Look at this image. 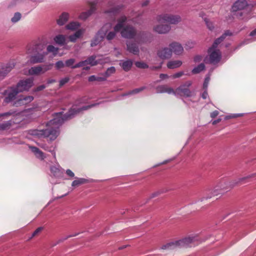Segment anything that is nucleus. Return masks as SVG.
Returning <instances> with one entry per match:
<instances>
[{"label": "nucleus", "mask_w": 256, "mask_h": 256, "mask_svg": "<svg viewBox=\"0 0 256 256\" xmlns=\"http://www.w3.org/2000/svg\"><path fill=\"white\" fill-rule=\"evenodd\" d=\"M20 18L21 14L18 12L14 14V16L12 18L11 20L12 22L15 23L20 20Z\"/></svg>", "instance_id": "nucleus-39"}, {"label": "nucleus", "mask_w": 256, "mask_h": 256, "mask_svg": "<svg viewBox=\"0 0 256 256\" xmlns=\"http://www.w3.org/2000/svg\"><path fill=\"white\" fill-rule=\"evenodd\" d=\"M192 85L190 81L186 82L184 84L180 85L174 90V94L184 97H191L194 95V92H191L189 87Z\"/></svg>", "instance_id": "nucleus-7"}, {"label": "nucleus", "mask_w": 256, "mask_h": 256, "mask_svg": "<svg viewBox=\"0 0 256 256\" xmlns=\"http://www.w3.org/2000/svg\"><path fill=\"white\" fill-rule=\"evenodd\" d=\"M34 99V96H31L20 95L14 102L13 106L16 107L26 106L31 102Z\"/></svg>", "instance_id": "nucleus-11"}, {"label": "nucleus", "mask_w": 256, "mask_h": 256, "mask_svg": "<svg viewBox=\"0 0 256 256\" xmlns=\"http://www.w3.org/2000/svg\"><path fill=\"white\" fill-rule=\"evenodd\" d=\"M116 72V68L114 66H111L108 68L106 71L103 74L104 77H106V79L110 76L112 74H114Z\"/></svg>", "instance_id": "nucleus-33"}, {"label": "nucleus", "mask_w": 256, "mask_h": 256, "mask_svg": "<svg viewBox=\"0 0 256 256\" xmlns=\"http://www.w3.org/2000/svg\"><path fill=\"white\" fill-rule=\"evenodd\" d=\"M135 65L136 67L140 68H148V66L146 64L141 62H136Z\"/></svg>", "instance_id": "nucleus-40"}, {"label": "nucleus", "mask_w": 256, "mask_h": 256, "mask_svg": "<svg viewBox=\"0 0 256 256\" xmlns=\"http://www.w3.org/2000/svg\"><path fill=\"white\" fill-rule=\"evenodd\" d=\"M127 50L134 54H138L139 53V48L137 44L134 42H126Z\"/></svg>", "instance_id": "nucleus-21"}, {"label": "nucleus", "mask_w": 256, "mask_h": 256, "mask_svg": "<svg viewBox=\"0 0 256 256\" xmlns=\"http://www.w3.org/2000/svg\"><path fill=\"white\" fill-rule=\"evenodd\" d=\"M198 240L196 236L186 238H184L169 242L164 245L162 248L163 250H173L176 248L192 246V244Z\"/></svg>", "instance_id": "nucleus-3"}, {"label": "nucleus", "mask_w": 256, "mask_h": 256, "mask_svg": "<svg viewBox=\"0 0 256 256\" xmlns=\"http://www.w3.org/2000/svg\"><path fill=\"white\" fill-rule=\"evenodd\" d=\"M182 64L180 60H170L167 63V67L170 69H174L180 67Z\"/></svg>", "instance_id": "nucleus-24"}, {"label": "nucleus", "mask_w": 256, "mask_h": 256, "mask_svg": "<svg viewBox=\"0 0 256 256\" xmlns=\"http://www.w3.org/2000/svg\"><path fill=\"white\" fill-rule=\"evenodd\" d=\"M255 177H256V173H254L252 174L248 175L246 177H243L242 178H240L238 180V182H240L244 181V180H245L246 179L250 178H254Z\"/></svg>", "instance_id": "nucleus-44"}, {"label": "nucleus", "mask_w": 256, "mask_h": 256, "mask_svg": "<svg viewBox=\"0 0 256 256\" xmlns=\"http://www.w3.org/2000/svg\"><path fill=\"white\" fill-rule=\"evenodd\" d=\"M42 228L41 227L38 228L32 233V236H35L37 235L39 232H40L42 231Z\"/></svg>", "instance_id": "nucleus-50"}, {"label": "nucleus", "mask_w": 256, "mask_h": 256, "mask_svg": "<svg viewBox=\"0 0 256 256\" xmlns=\"http://www.w3.org/2000/svg\"><path fill=\"white\" fill-rule=\"evenodd\" d=\"M74 62L75 60L74 58H70L65 62V64L67 67H70L72 68H76L74 67L76 66V64H74Z\"/></svg>", "instance_id": "nucleus-35"}, {"label": "nucleus", "mask_w": 256, "mask_h": 256, "mask_svg": "<svg viewBox=\"0 0 256 256\" xmlns=\"http://www.w3.org/2000/svg\"><path fill=\"white\" fill-rule=\"evenodd\" d=\"M157 93H168V94H174V90L168 86L167 85H160L156 88Z\"/></svg>", "instance_id": "nucleus-18"}, {"label": "nucleus", "mask_w": 256, "mask_h": 256, "mask_svg": "<svg viewBox=\"0 0 256 256\" xmlns=\"http://www.w3.org/2000/svg\"><path fill=\"white\" fill-rule=\"evenodd\" d=\"M86 180L84 178H79L74 180L72 184V186H77L86 182Z\"/></svg>", "instance_id": "nucleus-29"}, {"label": "nucleus", "mask_w": 256, "mask_h": 256, "mask_svg": "<svg viewBox=\"0 0 256 256\" xmlns=\"http://www.w3.org/2000/svg\"><path fill=\"white\" fill-rule=\"evenodd\" d=\"M14 67V63H10L7 64L4 68H3L4 72H10Z\"/></svg>", "instance_id": "nucleus-41"}, {"label": "nucleus", "mask_w": 256, "mask_h": 256, "mask_svg": "<svg viewBox=\"0 0 256 256\" xmlns=\"http://www.w3.org/2000/svg\"><path fill=\"white\" fill-rule=\"evenodd\" d=\"M80 26V24L78 22H71L68 25H66V28L68 30H75L77 28H78Z\"/></svg>", "instance_id": "nucleus-30"}, {"label": "nucleus", "mask_w": 256, "mask_h": 256, "mask_svg": "<svg viewBox=\"0 0 256 256\" xmlns=\"http://www.w3.org/2000/svg\"><path fill=\"white\" fill-rule=\"evenodd\" d=\"M69 80V78H64L62 79L60 81V86H62L64 84H66V82H68Z\"/></svg>", "instance_id": "nucleus-48"}, {"label": "nucleus", "mask_w": 256, "mask_h": 256, "mask_svg": "<svg viewBox=\"0 0 256 256\" xmlns=\"http://www.w3.org/2000/svg\"><path fill=\"white\" fill-rule=\"evenodd\" d=\"M240 116H242V114H234L232 116H226V118H236Z\"/></svg>", "instance_id": "nucleus-58"}, {"label": "nucleus", "mask_w": 256, "mask_h": 256, "mask_svg": "<svg viewBox=\"0 0 256 256\" xmlns=\"http://www.w3.org/2000/svg\"><path fill=\"white\" fill-rule=\"evenodd\" d=\"M220 121H221V119L220 118H218V119H217L216 120H214L212 122V124H214V125L220 122Z\"/></svg>", "instance_id": "nucleus-61"}, {"label": "nucleus", "mask_w": 256, "mask_h": 256, "mask_svg": "<svg viewBox=\"0 0 256 256\" xmlns=\"http://www.w3.org/2000/svg\"><path fill=\"white\" fill-rule=\"evenodd\" d=\"M154 30L158 34H165L170 31V26L168 24H159L154 26Z\"/></svg>", "instance_id": "nucleus-20"}, {"label": "nucleus", "mask_w": 256, "mask_h": 256, "mask_svg": "<svg viewBox=\"0 0 256 256\" xmlns=\"http://www.w3.org/2000/svg\"><path fill=\"white\" fill-rule=\"evenodd\" d=\"M65 66V63H64L61 60L58 61L56 64V67L57 69L63 68Z\"/></svg>", "instance_id": "nucleus-43"}, {"label": "nucleus", "mask_w": 256, "mask_h": 256, "mask_svg": "<svg viewBox=\"0 0 256 256\" xmlns=\"http://www.w3.org/2000/svg\"><path fill=\"white\" fill-rule=\"evenodd\" d=\"M169 46L172 50V53L173 52L176 55H180L183 52V47L179 43L172 42L169 45Z\"/></svg>", "instance_id": "nucleus-16"}, {"label": "nucleus", "mask_w": 256, "mask_h": 256, "mask_svg": "<svg viewBox=\"0 0 256 256\" xmlns=\"http://www.w3.org/2000/svg\"><path fill=\"white\" fill-rule=\"evenodd\" d=\"M12 125L11 120L7 121L3 124H0V130H8L10 128Z\"/></svg>", "instance_id": "nucleus-34"}, {"label": "nucleus", "mask_w": 256, "mask_h": 256, "mask_svg": "<svg viewBox=\"0 0 256 256\" xmlns=\"http://www.w3.org/2000/svg\"><path fill=\"white\" fill-rule=\"evenodd\" d=\"M39 46H40V45H37L34 46V48H32V50H31L30 48H28L27 50V53L28 54H32L34 52V50L35 49H37Z\"/></svg>", "instance_id": "nucleus-51"}, {"label": "nucleus", "mask_w": 256, "mask_h": 256, "mask_svg": "<svg viewBox=\"0 0 256 256\" xmlns=\"http://www.w3.org/2000/svg\"><path fill=\"white\" fill-rule=\"evenodd\" d=\"M210 80V77L209 76H208L205 78L204 81V82L203 84V88L204 90H206L208 88V84Z\"/></svg>", "instance_id": "nucleus-45"}, {"label": "nucleus", "mask_w": 256, "mask_h": 256, "mask_svg": "<svg viewBox=\"0 0 256 256\" xmlns=\"http://www.w3.org/2000/svg\"><path fill=\"white\" fill-rule=\"evenodd\" d=\"M222 193L221 190L216 187L212 190H207L206 192V196L200 198V200L202 201L204 200L210 198L212 196H218Z\"/></svg>", "instance_id": "nucleus-14"}, {"label": "nucleus", "mask_w": 256, "mask_h": 256, "mask_svg": "<svg viewBox=\"0 0 256 256\" xmlns=\"http://www.w3.org/2000/svg\"><path fill=\"white\" fill-rule=\"evenodd\" d=\"M201 60H202V57L200 56H196L194 58V61L195 62H199V61Z\"/></svg>", "instance_id": "nucleus-59"}, {"label": "nucleus", "mask_w": 256, "mask_h": 256, "mask_svg": "<svg viewBox=\"0 0 256 256\" xmlns=\"http://www.w3.org/2000/svg\"><path fill=\"white\" fill-rule=\"evenodd\" d=\"M232 35V33L230 30H226L221 36L214 40L212 46L208 50L210 63L216 64L220 61L222 54L220 50L217 48V46L224 40L226 36Z\"/></svg>", "instance_id": "nucleus-2"}, {"label": "nucleus", "mask_w": 256, "mask_h": 256, "mask_svg": "<svg viewBox=\"0 0 256 256\" xmlns=\"http://www.w3.org/2000/svg\"><path fill=\"white\" fill-rule=\"evenodd\" d=\"M247 5V2L246 0H238L234 4L232 10L234 11L242 10L244 9Z\"/></svg>", "instance_id": "nucleus-19"}, {"label": "nucleus", "mask_w": 256, "mask_h": 256, "mask_svg": "<svg viewBox=\"0 0 256 256\" xmlns=\"http://www.w3.org/2000/svg\"><path fill=\"white\" fill-rule=\"evenodd\" d=\"M46 54V52H44L42 54H38L36 55L32 56L28 60V62L30 64L42 62L44 61V58Z\"/></svg>", "instance_id": "nucleus-15"}, {"label": "nucleus", "mask_w": 256, "mask_h": 256, "mask_svg": "<svg viewBox=\"0 0 256 256\" xmlns=\"http://www.w3.org/2000/svg\"><path fill=\"white\" fill-rule=\"evenodd\" d=\"M19 93H20V92L18 91L16 86L9 87L3 92H0V94L6 96L4 99V102L6 104L16 100V96Z\"/></svg>", "instance_id": "nucleus-9"}, {"label": "nucleus", "mask_w": 256, "mask_h": 256, "mask_svg": "<svg viewBox=\"0 0 256 256\" xmlns=\"http://www.w3.org/2000/svg\"><path fill=\"white\" fill-rule=\"evenodd\" d=\"M110 28V24H105L96 34L94 38L91 42L90 46L93 47L98 44L104 38V36L106 34Z\"/></svg>", "instance_id": "nucleus-8"}, {"label": "nucleus", "mask_w": 256, "mask_h": 256, "mask_svg": "<svg viewBox=\"0 0 256 256\" xmlns=\"http://www.w3.org/2000/svg\"><path fill=\"white\" fill-rule=\"evenodd\" d=\"M96 56H92L88 58L86 60L81 61L78 64H76L74 68H80L83 66L90 64L92 66H94L98 64V62L96 60Z\"/></svg>", "instance_id": "nucleus-13"}, {"label": "nucleus", "mask_w": 256, "mask_h": 256, "mask_svg": "<svg viewBox=\"0 0 256 256\" xmlns=\"http://www.w3.org/2000/svg\"><path fill=\"white\" fill-rule=\"evenodd\" d=\"M30 148L32 152L34 153V155L38 158L40 160H44L46 158L44 154L38 148L35 146H30Z\"/></svg>", "instance_id": "nucleus-22"}, {"label": "nucleus", "mask_w": 256, "mask_h": 256, "mask_svg": "<svg viewBox=\"0 0 256 256\" xmlns=\"http://www.w3.org/2000/svg\"><path fill=\"white\" fill-rule=\"evenodd\" d=\"M160 78L162 80L169 78V76L166 74H161L160 75Z\"/></svg>", "instance_id": "nucleus-57"}, {"label": "nucleus", "mask_w": 256, "mask_h": 256, "mask_svg": "<svg viewBox=\"0 0 256 256\" xmlns=\"http://www.w3.org/2000/svg\"><path fill=\"white\" fill-rule=\"evenodd\" d=\"M52 66V64H50L32 67L28 70V74L30 75H38L40 74H44L50 70Z\"/></svg>", "instance_id": "nucleus-12"}, {"label": "nucleus", "mask_w": 256, "mask_h": 256, "mask_svg": "<svg viewBox=\"0 0 256 256\" xmlns=\"http://www.w3.org/2000/svg\"><path fill=\"white\" fill-rule=\"evenodd\" d=\"M55 82L54 80H50L48 81V84H52V82Z\"/></svg>", "instance_id": "nucleus-64"}, {"label": "nucleus", "mask_w": 256, "mask_h": 256, "mask_svg": "<svg viewBox=\"0 0 256 256\" xmlns=\"http://www.w3.org/2000/svg\"><path fill=\"white\" fill-rule=\"evenodd\" d=\"M50 172L54 176H58L60 175V172L58 168L52 166L50 167Z\"/></svg>", "instance_id": "nucleus-37"}, {"label": "nucleus", "mask_w": 256, "mask_h": 256, "mask_svg": "<svg viewBox=\"0 0 256 256\" xmlns=\"http://www.w3.org/2000/svg\"><path fill=\"white\" fill-rule=\"evenodd\" d=\"M106 14H110V16L114 15L116 13L115 10H107L105 12Z\"/></svg>", "instance_id": "nucleus-53"}, {"label": "nucleus", "mask_w": 256, "mask_h": 256, "mask_svg": "<svg viewBox=\"0 0 256 256\" xmlns=\"http://www.w3.org/2000/svg\"><path fill=\"white\" fill-rule=\"evenodd\" d=\"M68 15L67 13H62L57 20L58 24L60 26L64 25L68 21Z\"/></svg>", "instance_id": "nucleus-27"}, {"label": "nucleus", "mask_w": 256, "mask_h": 256, "mask_svg": "<svg viewBox=\"0 0 256 256\" xmlns=\"http://www.w3.org/2000/svg\"><path fill=\"white\" fill-rule=\"evenodd\" d=\"M256 34V28L254 29V30H253L252 32H250V36H254Z\"/></svg>", "instance_id": "nucleus-62"}, {"label": "nucleus", "mask_w": 256, "mask_h": 256, "mask_svg": "<svg viewBox=\"0 0 256 256\" xmlns=\"http://www.w3.org/2000/svg\"><path fill=\"white\" fill-rule=\"evenodd\" d=\"M84 33V30H79L78 31H76L74 34L72 35H70L69 36L68 38L70 42H75L78 38H80L82 34Z\"/></svg>", "instance_id": "nucleus-26"}, {"label": "nucleus", "mask_w": 256, "mask_h": 256, "mask_svg": "<svg viewBox=\"0 0 256 256\" xmlns=\"http://www.w3.org/2000/svg\"><path fill=\"white\" fill-rule=\"evenodd\" d=\"M172 55L170 48H164L159 50L158 52V56L162 59H168L171 57Z\"/></svg>", "instance_id": "nucleus-17"}, {"label": "nucleus", "mask_w": 256, "mask_h": 256, "mask_svg": "<svg viewBox=\"0 0 256 256\" xmlns=\"http://www.w3.org/2000/svg\"><path fill=\"white\" fill-rule=\"evenodd\" d=\"M162 64V63H161L160 64L159 66H152V67H150V69L152 70H156V69H159V68H161Z\"/></svg>", "instance_id": "nucleus-60"}, {"label": "nucleus", "mask_w": 256, "mask_h": 256, "mask_svg": "<svg viewBox=\"0 0 256 256\" xmlns=\"http://www.w3.org/2000/svg\"><path fill=\"white\" fill-rule=\"evenodd\" d=\"M47 50L49 52H52L54 56H56L58 52V48H55L52 45H49L47 47Z\"/></svg>", "instance_id": "nucleus-36"}, {"label": "nucleus", "mask_w": 256, "mask_h": 256, "mask_svg": "<svg viewBox=\"0 0 256 256\" xmlns=\"http://www.w3.org/2000/svg\"><path fill=\"white\" fill-rule=\"evenodd\" d=\"M66 174H67L68 176L72 177V178H73L74 176V173L70 170L68 169L66 170Z\"/></svg>", "instance_id": "nucleus-52"}, {"label": "nucleus", "mask_w": 256, "mask_h": 256, "mask_svg": "<svg viewBox=\"0 0 256 256\" xmlns=\"http://www.w3.org/2000/svg\"><path fill=\"white\" fill-rule=\"evenodd\" d=\"M54 40L57 44L62 46L66 44V36L62 34H58L55 36Z\"/></svg>", "instance_id": "nucleus-25"}, {"label": "nucleus", "mask_w": 256, "mask_h": 256, "mask_svg": "<svg viewBox=\"0 0 256 256\" xmlns=\"http://www.w3.org/2000/svg\"><path fill=\"white\" fill-rule=\"evenodd\" d=\"M219 114V112L218 110H214V112H212L211 114H210V117L212 118H216L218 114Z\"/></svg>", "instance_id": "nucleus-55"}, {"label": "nucleus", "mask_w": 256, "mask_h": 256, "mask_svg": "<svg viewBox=\"0 0 256 256\" xmlns=\"http://www.w3.org/2000/svg\"><path fill=\"white\" fill-rule=\"evenodd\" d=\"M88 81L90 82H94V81H98V82H102L106 80V77L103 76H96L94 75L91 76L88 78Z\"/></svg>", "instance_id": "nucleus-32"}, {"label": "nucleus", "mask_w": 256, "mask_h": 256, "mask_svg": "<svg viewBox=\"0 0 256 256\" xmlns=\"http://www.w3.org/2000/svg\"><path fill=\"white\" fill-rule=\"evenodd\" d=\"M40 146L41 148H42L44 150H47V151L51 152L53 156L54 157V158H56V152H55L54 149L52 150L51 148H48V146H47L45 144L40 145Z\"/></svg>", "instance_id": "nucleus-38"}, {"label": "nucleus", "mask_w": 256, "mask_h": 256, "mask_svg": "<svg viewBox=\"0 0 256 256\" xmlns=\"http://www.w3.org/2000/svg\"><path fill=\"white\" fill-rule=\"evenodd\" d=\"M98 104L99 103H95L80 108H76L74 106L66 114H64L62 112L56 114V116L47 124L48 128H46L33 130L30 131V134L38 138H48L50 140H54L58 136L59 134L58 128L64 120L71 119L81 111L87 110Z\"/></svg>", "instance_id": "nucleus-1"}, {"label": "nucleus", "mask_w": 256, "mask_h": 256, "mask_svg": "<svg viewBox=\"0 0 256 256\" xmlns=\"http://www.w3.org/2000/svg\"><path fill=\"white\" fill-rule=\"evenodd\" d=\"M156 20L159 23H169L176 24L181 21V18L178 15L162 14L156 16Z\"/></svg>", "instance_id": "nucleus-5"}, {"label": "nucleus", "mask_w": 256, "mask_h": 256, "mask_svg": "<svg viewBox=\"0 0 256 256\" xmlns=\"http://www.w3.org/2000/svg\"><path fill=\"white\" fill-rule=\"evenodd\" d=\"M120 64L124 71L128 72L132 68V61L131 60H126L120 63Z\"/></svg>", "instance_id": "nucleus-28"}, {"label": "nucleus", "mask_w": 256, "mask_h": 256, "mask_svg": "<svg viewBox=\"0 0 256 256\" xmlns=\"http://www.w3.org/2000/svg\"><path fill=\"white\" fill-rule=\"evenodd\" d=\"M145 88H146L145 86H142V87L140 88H136V89L130 91L128 93V94H136L140 92H142V90H144Z\"/></svg>", "instance_id": "nucleus-42"}, {"label": "nucleus", "mask_w": 256, "mask_h": 256, "mask_svg": "<svg viewBox=\"0 0 256 256\" xmlns=\"http://www.w3.org/2000/svg\"><path fill=\"white\" fill-rule=\"evenodd\" d=\"M96 4V2L90 3V10L86 12H84L80 16V18L82 20H86L96 10L95 6Z\"/></svg>", "instance_id": "nucleus-23"}, {"label": "nucleus", "mask_w": 256, "mask_h": 256, "mask_svg": "<svg viewBox=\"0 0 256 256\" xmlns=\"http://www.w3.org/2000/svg\"><path fill=\"white\" fill-rule=\"evenodd\" d=\"M14 114V112H4L2 114H0V118L2 116H10L13 114Z\"/></svg>", "instance_id": "nucleus-49"}, {"label": "nucleus", "mask_w": 256, "mask_h": 256, "mask_svg": "<svg viewBox=\"0 0 256 256\" xmlns=\"http://www.w3.org/2000/svg\"><path fill=\"white\" fill-rule=\"evenodd\" d=\"M184 74V72H179L174 74L172 76L174 78H180Z\"/></svg>", "instance_id": "nucleus-46"}, {"label": "nucleus", "mask_w": 256, "mask_h": 256, "mask_svg": "<svg viewBox=\"0 0 256 256\" xmlns=\"http://www.w3.org/2000/svg\"><path fill=\"white\" fill-rule=\"evenodd\" d=\"M34 85V79L28 78L20 80L16 86L20 92L28 91Z\"/></svg>", "instance_id": "nucleus-10"}, {"label": "nucleus", "mask_w": 256, "mask_h": 256, "mask_svg": "<svg viewBox=\"0 0 256 256\" xmlns=\"http://www.w3.org/2000/svg\"><path fill=\"white\" fill-rule=\"evenodd\" d=\"M204 21H205V22H206V26H207L208 28L210 30H212V29H213V28H214V26H213L211 22H209V21L208 20H207L206 18V19L204 20Z\"/></svg>", "instance_id": "nucleus-47"}, {"label": "nucleus", "mask_w": 256, "mask_h": 256, "mask_svg": "<svg viewBox=\"0 0 256 256\" xmlns=\"http://www.w3.org/2000/svg\"><path fill=\"white\" fill-rule=\"evenodd\" d=\"M201 96L203 99H206L208 97V93L207 92V89L205 90L204 92L202 94Z\"/></svg>", "instance_id": "nucleus-56"}, {"label": "nucleus", "mask_w": 256, "mask_h": 256, "mask_svg": "<svg viewBox=\"0 0 256 256\" xmlns=\"http://www.w3.org/2000/svg\"><path fill=\"white\" fill-rule=\"evenodd\" d=\"M126 20L127 18H126V20L123 22L124 26L120 30L122 36L127 38H134L135 40L138 44L144 42V41L142 40L143 34H136V30L134 28L126 25Z\"/></svg>", "instance_id": "nucleus-4"}, {"label": "nucleus", "mask_w": 256, "mask_h": 256, "mask_svg": "<svg viewBox=\"0 0 256 256\" xmlns=\"http://www.w3.org/2000/svg\"><path fill=\"white\" fill-rule=\"evenodd\" d=\"M205 66L204 64L202 63L198 65L197 66L195 67L192 70V73L194 74H196L200 73L202 71L204 70Z\"/></svg>", "instance_id": "nucleus-31"}, {"label": "nucleus", "mask_w": 256, "mask_h": 256, "mask_svg": "<svg viewBox=\"0 0 256 256\" xmlns=\"http://www.w3.org/2000/svg\"><path fill=\"white\" fill-rule=\"evenodd\" d=\"M148 3H149V0H146L144 1V2H142V6H146L148 4Z\"/></svg>", "instance_id": "nucleus-63"}, {"label": "nucleus", "mask_w": 256, "mask_h": 256, "mask_svg": "<svg viewBox=\"0 0 256 256\" xmlns=\"http://www.w3.org/2000/svg\"><path fill=\"white\" fill-rule=\"evenodd\" d=\"M126 20V17L124 16H121L118 20V24L114 27V30H111L112 29V24H110L111 28L108 30L106 34L104 36L107 40H110L115 38L116 32L120 31L122 30V26H124L123 22H124ZM109 24H110V23Z\"/></svg>", "instance_id": "nucleus-6"}, {"label": "nucleus", "mask_w": 256, "mask_h": 256, "mask_svg": "<svg viewBox=\"0 0 256 256\" xmlns=\"http://www.w3.org/2000/svg\"><path fill=\"white\" fill-rule=\"evenodd\" d=\"M46 88V86L44 84H42L41 86H38L35 90H34V92H38V91H40L42 90H44V88Z\"/></svg>", "instance_id": "nucleus-54"}]
</instances>
